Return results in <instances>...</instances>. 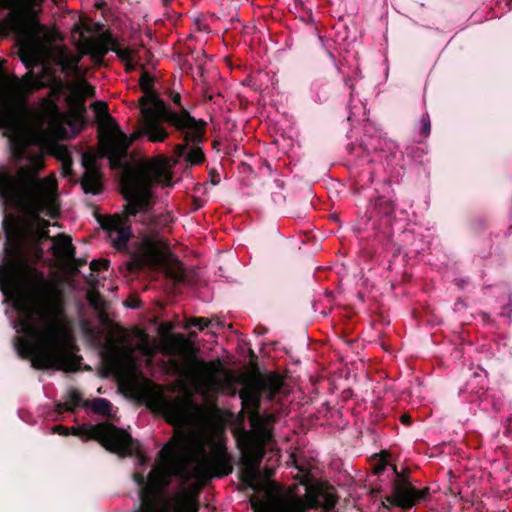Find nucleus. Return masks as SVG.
Masks as SVG:
<instances>
[{"label": "nucleus", "instance_id": "obj_1", "mask_svg": "<svg viewBox=\"0 0 512 512\" xmlns=\"http://www.w3.org/2000/svg\"><path fill=\"white\" fill-rule=\"evenodd\" d=\"M171 176L161 165L151 164L129 175L125 180L123 196L126 203L122 213L99 219L103 230L117 250H124L132 237L131 226L140 223L151 232V237L169 227L172 218L169 214H153L152 186L156 183L170 185Z\"/></svg>", "mask_w": 512, "mask_h": 512}, {"label": "nucleus", "instance_id": "obj_2", "mask_svg": "<svg viewBox=\"0 0 512 512\" xmlns=\"http://www.w3.org/2000/svg\"><path fill=\"white\" fill-rule=\"evenodd\" d=\"M31 165V168L22 167L16 173L0 171V199L5 206L23 210L36 219L41 226L38 236L42 241L51 237L47 229L50 223L41 218V214L55 219L60 213L58 185L53 175L38 177V171L44 168L41 154L33 157Z\"/></svg>", "mask_w": 512, "mask_h": 512}, {"label": "nucleus", "instance_id": "obj_3", "mask_svg": "<svg viewBox=\"0 0 512 512\" xmlns=\"http://www.w3.org/2000/svg\"><path fill=\"white\" fill-rule=\"evenodd\" d=\"M282 380L274 375L246 382L239 391L242 409L247 413L250 431H243L238 439L243 450L241 459L240 481L247 487L255 489L259 477V466L263 458V447L273 437L272 431L276 416L261 413V398L273 400L282 389Z\"/></svg>", "mask_w": 512, "mask_h": 512}, {"label": "nucleus", "instance_id": "obj_4", "mask_svg": "<svg viewBox=\"0 0 512 512\" xmlns=\"http://www.w3.org/2000/svg\"><path fill=\"white\" fill-rule=\"evenodd\" d=\"M62 308L52 311L40 310L42 328L33 323L31 315L22 321L26 338L16 337L15 347L22 358H29L32 367L38 370H61L77 372L82 357L70 347L68 331L60 321Z\"/></svg>", "mask_w": 512, "mask_h": 512}, {"label": "nucleus", "instance_id": "obj_5", "mask_svg": "<svg viewBox=\"0 0 512 512\" xmlns=\"http://www.w3.org/2000/svg\"><path fill=\"white\" fill-rule=\"evenodd\" d=\"M144 95L139 99L140 112L142 114V133L153 143L164 142L170 135L163 126L167 123L177 131L189 129L187 139L200 141L203 132V123L189 113L176 114L154 91V77L143 70L139 80Z\"/></svg>", "mask_w": 512, "mask_h": 512}, {"label": "nucleus", "instance_id": "obj_6", "mask_svg": "<svg viewBox=\"0 0 512 512\" xmlns=\"http://www.w3.org/2000/svg\"><path fill=\"white\" fill-rule=\"evenodd\" d=\"M52 433L63 436H68L69 434L86 436L88 439L98 441L107 451L120 457L135 456L139 459L140 464H144L146 461L140 443L133 439L127 431L116 427L110 422L72 428L55 425L52 427Z\"/></svg>", "mask_w": 512, "mask_h": 512}, {"label": "nucleus", "instance_id": "obj_7", "mask_svg": "<svg viewBox=\"0 0 512 512\" xmlns=\"http://www.w3.org/2000/svg\"><path fill=\"white\" fill-rule=\"evenodd\" d=\"M172 365L179 376L184 378L198 394L203 396L222 392L235 394L233 383L229 379L218 376L222 370L220 359L205 361L192 354L186 358L185 363L173 360Z\"/></svg>", "mask_w": 512, "mask_h": 512}, {"label": "nucleus", "instance_id": "obj_8", "mask_svg": "<svg viewBox=\"0 0 512 512\" xmlns=\"http://www.w3.org/2000/svg\"><path fill=\"white\" fill-rule=\"evenodd\" d=\"M142 252L134 253L129 262L127 270L129 273H137L148 266L160 265L167 278L176 284L186 282V272L183 263L171 253L163 257L160 246L161 242L151 236H144L142 239Z\"/></svg>", "mask_w": 512, "mask_h": 512}, {"label": "nucleus", "instance_id": "obj_9", "mask_svg": "<svg viewBox=\"0 0 512 512\" xmlns=\"http://www.w3.org/2000/svg\"><path fill=\"white\" fill-rule=\"evenodd\" d=\"M113 132L112 133H101L99 142L101 146L102 156L109 160L110 168L113 170H123L128 165L129 147L136 141L140 136H144L142 133V119L139 124V131L135 132L128 137L121 129L114 119ZM148 139V137L145 135Z\"/></svg>", "mask_w": 512, "mask_h": 512}, {"label": "nucleus", "instance_id": "obj_10", "mask_svg": "<svg viewBox=\"0 0 512 512\" xmlns=\"http://www.w3.org/2000/svg\"><path fill=\"white\" fill-rule=\"evenodd\" d=\"M149 407L161 414L170 424H182L190 420L201 408L191 396L171 397L163 393L156 394L150 401Z\"/></svg>", "mask_w": 512, "mask_h": 512}, {"label": "nucleus", "instance_id": "obj_11", "mask_svg": "<svg viewBox=\"0 0 512 512\" xmlns=\"http://www.w3.org/2000/svg\"><path fill=\"white\" fill-rule=\"evenodd\" d=\"M393 470L396 478L392 484V494L386 497L391 505L410 509L429 498L430 488L416 489L409 480V470L398 472L396 466H393Z\"/></svg>", "mask_w": 512, "mask_h": 512}, {"label": "nucleus", "instance_id": "obj_12", "mask_svg": "<svg viewBox=\"0 0 512 512\" xmlns=\"http://www.w3.org/2000/svg\"><path fill=\"white\" fill-rule=\"evenodd\" d=\"M5 253L7 261L0 264V289L4 294L18 284L27 267L26 260L17 247H6Z\"/></svg>", "mask_w": 512, "mask_h": 512}, {"label": "nucleus", "instance_id": "obj_13", "mask_svg": "<svg viewBox=\"0 0 512 512\" xmlns=\"http://www.w3.org/2000/svg\"><path fill=\"white\" fill-rule=\"evenodd\" d=\"M19 58L29 69L21 80V90L30 94L45 87V82L41 75L35 74L31 69L40 64V55L37 47L30 42L21 44L19 49Z\"/></svg>", "mask_w": 512, "mask_h": 512}, {"label": "nucleus", "instance_id": "obj_14", "mask_svg": "<svg viewBox=\"0 0 512 512\" xmlns=\"http://www.w3.org/2000/svg\"><path fill=\"white\" fill-rule=\"evenodd\" d=\"M73 31L79 33L86 52L96 63H101L105 55L112 49L114 37L110 31H104L98 38L85 37L84 31L79 25H75Z\"/></svg>", "mask_w": 512, "mask_h": 512}, {"label": "nucleus", "instance_id": "obj_15", "mask_svg": "<svg viewBox=\"0 0 512 512\" xmlns=\"http://www.w3.org/2000/svg\"><path fill=\"white\" fill-rule=\"evenodd\" d=\"M135 349L130 346H123L111 340L103 351V358L113 368H118L122 364L123 359H133Z\"/></svg>", "mask_w": 512, "mask_h": 512}, {"label": "nucleus", "instance_id": "obj_16", "mask_svg": "<svg viewBox=\"0 0 512 512\" xmlns=\"http://www.w3.org/2000/svg\"><path fill=\"white\" fill-rule=\"evenodd\" d=\"M395 206L394 203L384 197H377L370 205V216L366 218L365 224L373 219V217H381L386 220V224L389 225L391 223V219L394 216Z\"/></svg>", "mask_w": 512, "mask_h": 512}, {"label": "nucleus", "instance_id": "obj_17", "mask_svg": "<svg viewBox=\"0 0 512 512\" xmlns=\"http://www.w3.org/2000/svg\"><path fill=\"white\" fill-rule=\"evenodd\" d=\"M205 463L218 477L230 474L233 469L225 447H220L213 458L207 459Z\"/></svg>", "mask_w": 512, "mask_h": 512}, {"label": "nucleus", "instance_id": "obj_18", "mask_svg": "<svg viewBox=\"0 0 512 512\" xmlns=\"http://www.w3.org/2000/svg\"><path fill=\"white\" fill-rule=\"evenodd\" d=\"M80 183L86 194L98 195L101 194L104 189L101 171H85Z\"/></svg>", "mask_w": 512, "mask_h": 512}, {"label": "nucleus", "instance_id": "obj_19", "mask_svg": "<svg viewBox=\"0 0 512 512\" xmlns=\"http://www.w3.org/2000/svg\"><path fill=\"white\" fill-rule=\"evenodd\" d=\"M88 407L89 400H84L82 393L75 388H70L67 396L66 402L57 404L56 408L58 412L69 411L74 413L77 407Z\"/></svg>", "mask_w": 512, "mask_h": 512}, {"label": "nucleus", "instance_id": "obj_20", "mask_svg": "<svg viewBox=\"0 0 512 512\" xmlns=\"http://www.w3.org/2000/svg\"><path fill=\"white\" fill-rule=\"evenodd\" d=\"M308 503L300 496L285 498L278 506L276 512H308ZM255 512H268L264 509H256Z\"/></svg>", "mask_w": 512, "mask_h": 512}, {"label": "nucleus", "instance_id": "obj_21", "mask_svg": "<svg viewBox=\"0 0 512 512\" xmlns=\"http://www.w3.org/2000/svg\"><path fill=\"white\" fill-rule=\"evenodd\" d=\"M54 253L56 256L67 259L74 258L76 248L72 244V238L66 234H59L54 239Z\"/></svg>", "mask_w": 512, "mask_h": 512}, {"label": "nucleus", "instance_id": "obj_22", "mask_svg": "<svg viewBox=\"0 0 512 512\" xmlns=\"http://www.w3.org/2000/svg\"><path fill=\"white\" fill-rule=\"evenodd\" d=\"M185 450L182 440H170L160 451V456L168 463L179 460L181 453Z\"/></svg>", "mask_w": 512, "mask_h": 512}, {"label": "nucleus", "instance_id": "obj_23", "mask_svg": "<svg viewBox=\"0 0 512 512\" xmlns=\"http://www.w3.org/2000/svg\"><path fill=\"white\" fill-rule=\"evenodd\" d=\"M79 57L63 55L60 57L58 64L61 71L67 77H79L82 74L81 68L79 67Z\"/></svg>", "mask_w": 512, "mask_h": 512}, {"label": "nucleus", "instance_id": "obj_24", "mask_svg": "<svg viewBox=\"0 0 512 512\" xmlns=\"http://www.w3.org/2000/svg\"><path fill=\"white\" fill-rule=\"evenodd\" d=\"M42 0H0V5L9 10L21 11L41 4Z\"/></svg>", "mask_w": 512, "mask_h": 512}, {"label": "nucleus", "instance_id": "obj_25", "mask_svg": "<svg viewBox=\"0 0 512 512\" xmlns=\"http://www.w3.org/2000/svg\"><path fill=\"white\" fill-rule=\"evenodd\" d=\"M198 122H201L203 123V132L201 133V140L200 141H192L190 139H187V135L189 134V129L187 130H184V131H180L181 133L184 134V141L185 143L183 144H178L175 146V154L178 156V157H184L185 158V154L188 152L187 149H188V144L189 143H192V144H199L201 142H203L204 140V136H205V132H206V122L203 121V120H197Z\"/></svg>", "mask_w": 512, "mask_h": 512}, {"label": "nucleus", "instance_id": "obj_26", "mask_svg": "<svg viewBox=\"0 0 512 512\" xmlns=\"http://www.w3.org/2000/svg\"><path fill=\"white\" fill-rule=\"evenodd\" d=\"M88 407H90L95 414L110 416L112 405L110 401L105 398H95L89 401Z\"/></svg>", "mask_w": 512, "mask_h": 512}, {"label": "nucleus", "instance_id": "obj_27", "mask_svg": "<svg viewBox=\"0 0 512 512\" xmlns=\"http://www.w3.org/2000/svg\"><path fill=\"white\" fill-rule=\"evenodd\" d=\"M205 160L203 149L198 144H194V147L185 154V161L192 166L201 165Z\"/></svg>", "mask_w": 512, "mask_h": 512}, {"label": "nucleus", "instance_id": "obj_28", "mask_svg": "<svg viewBox=\"0 0 512 512\" xmlns=\"http://www.w3.org/2000/svg\"><path fill=\"white\" fill-rule=\"evenodd\" d=\"M111 51H113L117 57L123 61L127 66H132V59H131V55H132V51L130 48H121L118 41L114 38V43L112 45V49Z\"/></svg>", "mask_w": 512, "mask_h": 512}, {"label": "nucleus", "instance_id": "obj_29", "mask_svg": "<svg viewBox=\"0 0 512 512\" xmlns=\"http://www.w3.org/2000/svg\"><path fill=\"white\" fill-rule=\"evenodd\" d=\"M141 341L137 344L136 349L146 357H153L155 354L154 348L149 343V337L145 332H140Z\"/></svg>", "mask_w": 512, "mask_h": 512}, {"label": "nucleus", "instance_id": "obj_30", "mask_svg": "<svg viewBox=\"0 0 512 512\" xmlns=\"http://www.w3.org/2000/svg\"><path fill=\"white\" fill-rule=\"evenodd\" d=\"M81 163L85 171H100L99 167L97 166V157L91 152L83 153Z\"/></svg>", "mask_w": 512, "mask_h": 512}, {"label": "nucleus", "instance_id": "obj_31", "mask_svg": "<svg viewBox=\"0 0 512 512\" xmlns=\"http://www.w3.org/2000/svg\"><path fill=\"white\" fill-rule=\"evenodd\" d=\"M95 112L102 117L106 118L107 126L109 129L113 131V122L111 119H113L109 113H108V106L105 102L97 101L93 104Z\"/></svg>", "mask_w": 512, "mask_h": 512}, {"label": "nucleus", "instance_id": "obj_32", "mask_svg": "<svg viewBox=\"0 0 512 512\" xmlns=\"http://www.w3.org/2000/svg\"><path fill=\"white\" fill-rule=\"evenodd\" d=\"M87 300L91 307L96 310H100L103 308L104 300L101 296L100 292L96 289H91L87 292Z\"/></svg>", "mask_w": 512, "mask_h": 512}, {"label": "nucleus", "instance_id": "obj_33", "mask_svg": "<svg viewBox=\"0 0 512 512\" xmlns=\"http://www.w3.org/2000/svg\"><path fill=\"white\" fill-rule=\"evenodd\" d=\"M57 91H51L50 96L48 98H44L42 101V107L44 110L50 113H57L59 111V107L57 105V102L55 100V97L57 96Z\"/></svg>", "mask_w": 512, "mask_h": 512}, {"label": "nucleus", "instance_id": "obj_34", "mask_svg": "<svg viewBox=\"0 0 512 512\" xmlns=\"http://www.w3.org/2000/svg\"><path fill=\"white\" fill-rule=\"evenodd\" d=\"M14 120V113L12 110L0 107V129L9 127Z\"/></svg>", "mask_w": 512, "mask_h": 512}, {"label": "nucleus", "instance_id": "obj_35", "mask_svg": "<svg viewBox=\"0 0 512 512\" xmlns=\"http://www.w3.org/2000/svg\"><path fill=\"white\" fill-rule=\"evenodd\" d=\"M421 123V129L420 133L423 135V137H428L431 132V121L428 113H425L422 115L420 119Z\"/></svg>", "mask_w": 512, "mask_h": 512}, {"label": "nucleus", "instance_id": "obj_36", "mask_svg": "<svg viewBox=\"0 0 512 512\" xmlns=\"http://www.w3.org/2000/svg\"><path fill=\"white\" fill-rule=\"evenodd\" d=\"M210 324V321L207 318L204 317H192L189 322L187 323V326H193L197 327L199 330H204L207 328Z\"/></svg>", "mask_w": 512, "mask_h": 512}, {"label": "nucleus", "instance_id": "obj_37", "mask_svg": "<svg viewBox=\"0 0 512 512\" xmlns=\"http://www.w3.org/2000/svg\"><path fill=\"white\" fill-rule=\"evenodd\" d=\"M64 158L62 163V175L64 177L70 176L73 172L72 166H73V160L71 155H67V153L64 152Z\"/></svg>", "mask_w": 512, "mask_h": 512}, {"label": "nucleus", "instance_id": "obj_38", "mask_svg": "<svg viewBox=\"0 0 512 512\" xmlns=\"http://www.w3.org/2000/svg\"><path fill=\"white\" fill-rule=\"evenodd\" d=\"M109 264H110V261L107 259L101 258L98 260H93L90 263V269H91V271H94V272H99L101 270H107L109 267Z\"/></svg>", "mask_w": 512, "mask_h": 512}, {"label": "nucleus", "instance_id": "obj_39", "mask_svg": "<svg viewBox=\"0 0 512 512\" xmlns=\"http://www.w3.org/2000/svg\"><path fill=\"white\" fill-rule=\"evenodd\" d=\"M170 98L172 102L179 108L178 111L173 110L176 114H182L183 112H189L185 109L181 103V95L178 92L171 91Z\"/></svg>", "mask_w": 512, "mask_h": 512}, {"label": "nucleus", "instance_id": "obj_40", "mask_svg": "<svg viewBox=\"0 0 512 512\" xmlns=\"http://www.w3.org/2000/svg\"><path fill=\"white\" fill-rule=\"evenodd\" d=\"M324 498V508L326 510H331L335 507L337 499L333 494L326 493L323 495Z\"/></svg>", "mask_w": 512, "mask_h": 512}, {"label": "nucleus", "instance_id": "obj_41", "mask_svg": "<svg viewBox=\"0 0 512 512\" xmlns=\"http://www.w3.org/2000/svg\"><path fill=\"white\" fill-rule=\"evenodd\" d=\"M81 89L83 93L88 97H93L95 95V88L88 84L86 81L81 84Z\"/></svg>", "mask_w": 512, "mask_h": 512}, {"label": "nucleus", "instance_id": "obj_42", "mask_svg": "<svg viewBox=\"0 0 512 512\" xmlns=\"http://www.w3.org/2000/svg\"><path fill=\"white\" fill-rule=\"evenodd\" d=\"M64 152L67 153V155H71L70 151L65 146H59L56 149L55 156L61 161V163H63V156L65 155Z\"/></svg>", "mask_w": 512, "mask_h": 512}, {"label": "nucleus", "instance_id": "obj_43", "mask_svg": "<svg viewBox=\"0 0 512 512\" xmlns=\"http://www.w3.org/2000/svg\"><path fill=\"white\" fill-rule=\"evenodd\" d=\"M386 465H387L386 462H380L377 465H375L374 469H373L374 474L381 475L384 472Z\"/></svg>", "mask_w": 512, "mask_h": 512}, {"label": "nucleus", "instance_id": "obj_44", "mask_svg": "<svg viewBox=\"0 0 512 512\" xmlns=\"http://www.w3.org/2000/svg\"><path fill=\"white\" fill-rule=\"evenodd\" d=\"M66 260H72V261L74 262V264H75V266H76V267H75V271H76V272H79L78 268H79L80 266H83V265L86 263V261H85V260L77 259V258H75V257H74V258H67Z\"/></svg>", "mask_w": 512, "mask_h": 512}, {"label": "nucleus", "instance_id": "obj_45", "mask_svg": "<svg viewBox=\"0 0 512 512\" xmlns=\"http://www.w3.org/2000/svg\"><path fill=\"white\" fill-rule=\"evenodd\" d=\"M400 422H401L402 424H404V425H407V426H408V425H410V424L412 423V418H411V416H410V415H408V414H403V415H401V417H400Z\"/></svg>", "mask_w": 512, "mask_h": 512}, {"label": "nucleus", "instance_id": "obj_46", "mask_svg": "<svg viewBox=\"0 0 512 512\" xmlns=\"http://www.w3.org/2000/svg\"><path fill=\"white\" fill-rule=\"evenodd\" d=\"M135 480L137 481V483L141 486L145 485V478L143 475L141 474H135Z\"/></svg>", "mask_w": 512, "mask_h": 512}, {"label": "nucleus", "instance_id": "obj_47", "mask_svg": "<svg viewBox=\"0 0 512 512\" xmlns=\"http://www.w3.org/2000/svg\"><path fill=\"white\" fill-rule=\"evenodd\" d=\"M203 206V201L199 198L194 199V207L195 209H199Z\"/></svg>", "mask_w": 512, "mask_h": 512}, {"label": "nucleus", "instance_id": "obj_48", "mask_svg": "<svg viewBox=\"0 0 512 512\" xmlns=\"http://www.w3.org/2000/svg\"><path fill=\"white\" fill-rule=\"evenodd\" d=\"M255 331H256L257 333H259V334H263V333H266L267 328H266V327H264V326H258V327H256Z\"/></svg>", "mask_w": 512, "mask_h": 512}, {"label": "nucleus", "instance_id": "obj_49", "mask_svg": "<svg viewBox=\"0 0 512 512\" xmlns=\"http://www.w3.org/2000/svg\"><path fill=\"white\" fill-rule=\"evenodd\" d=\"M125 66H126V70H127V71H131V70H133V69H134V65H133V64H132V66H127V65L125 64Z\"/></svg>", "mask_w": 512, "mask_h": 512}, {"label": "nucleus", "instance_id": "obj_50", "mask_svg": "<svg viewBox=\"0 0 512 512\" xmlns=\"http://www.w3.org/2000/svg\"><path fill=\"white\" fill-rule=\"evenodd\" d=\"M219 181H220V180H219V178H217V179H214V178H213V179H212V183H213L214 185H217V184L219 183Z\"/></svg>", "mask_w": 512, "mask_h": 512}, {"label": "nucleus", "instance_id": "obj_51", "mask_svg": "<svg viewBox=\"0 0 512 512\" xmlns=\"http://www.w3.org/2000/svg\"><path fill=\"white\" fill-rule=\"evenodd\" d=\"M180 340L182 341V343H183L184 345H187V344H188V343H187V341H186L182 336H180Z\"/></svg>", "mask_w": 512, "mask_h": 512}, {"label": "nucleus", "instance_id": "obj_52", "mask_svg": "<svg viewBox=\"0 0 512 512\" xmlns=\"http://www.w3.org/2000/svg\"><path fill=\"white\" fill-rule=\"evenodd\" d=\"M180 471H181V470H180L179 468H176V469H175V471H174V474H175V475H177V474H179V473H180Z\"/></svg>", "mask_w": 512, "mask_h": 512}, {"label": "nucleus", "instance_id": "obj_53", "mask_svg": "<svg viewBox=\"0 0 512 512\" xmlns=\"http://www.w3.org/2000/svg\"><path fill=\"white\" fill-rule=\"evenodd\" d=\"M129 307L135 308L136 305H134V302H131V305H129Z\"/></svg>", "mask_w": 512, "mask_h": 512}, {"label": "nucleus", "instance_id": "obj_54", "mask_svg": "<svg viewBox=\"0 0 512 512\" xmlns=\"http://www.w3.org/2000/svg\"><path fill=\"white\" fill-rule=\"evenodd\" d=\"M129 307L135 308L136 305H134V302H131V305H129Z\"/></svg>", "mask_w": 512, "mask_h": 512}, {"label": "nucleus", "instance_id": "obj_55", "mask_svg": "<svg viewBox=\"0 0 512 512\" xmlns=\"http://www.w3.org/2000/svg\"><path fill=\"white\" fill-rule=\"evenodd\" d=\"M250 354H251V356H252V357H254V356H255V354H254L253 350H250Z\"/></svg>", "mask_w": 512, "mask_h": 512}, {"label": "nucleus", "instance_id": "obj_56", "mask_svg": "<svg viewBox=\"0 0 512 512\" xmlns=\"http://www.w3.org/2000/svg\"><path fill=\"white\" fill-rule=\"evenodd\" d=\"M395 252L400 253V248H397Z\"/></svg>", "mask_w": 512, "mask_h": 512}]
</instances>
